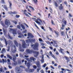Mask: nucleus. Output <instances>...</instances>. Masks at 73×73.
<instances>
[{
    "label": "nucleus",
    "mask_w": 73,
    "mask_h": 73,
    "mask_svg": "<svg viewBox=\"0 0 73 73\" xmlns=\"http://www.w3.org/2000/svg\"><path fill=\"white\" fill-rule=\"evenodd\" d=\"M29 8H31V9L32 10H35V9L33 8V7H32L31 6H29Z\"/></svg>",
    "instance_id": "obj_45"
},
{
    "label": "nucleus",
    "mask_w": 73,
    "mask_h": 73,
    "mask_svg": "<svg viewBox=\"0 0 73 73\" xmlns=\"http://www.w3.org/2000/svg\"><path fill=\"white\" fill-rule=\"evenodd\" d=\"M15 71L16 73H21L23 71V70L20 69V67H17L15 68Z\"/></svg>",
    "instance_id": "obj_4"
},
{
    "label": "nucleus",
    "mask_w": 73,
    "mask_h": 73,
    "mask_svg": "<svg viewBox=\"0 0 73 73\" xmlns=\"http://www.w3.org/2000/svg\"><path fill=\"white\" fill-rule=\"evenodd\" d=\"M49 53L51 57H52L54 58V59H56V58L55 57V56H54V55L53 54H52V52L51 51H50Z\"/></svg>",
    "instance_id": "obj_15"
},
{
    "label": "nucleus",
    "mask_w": 73,
    "mask_h": 73,
    "mask_svg": "<svg viewBox=\"0 0 73 73\" xmlns=\"http://www.w3.org/2000/svg\"><path fill=\"white\" fill-rule=\"evenodd\" d=\"M61 35L62 36H65V35H64V32L63 31H61Z\"/></svg>",
    "instance_id": "obj_30"
},
{
    "label": "nucleus",
    "mask_w": 73,
    "mask_h": 73,
    "mask_svg": "<svg viewBox=\"0 0 73 73\" xmlns=\"http://www.w3.org/2000/svg\"><path fill=\"white\" fill-rule=\"evenodd\" d=\"M19 51L20 52H24V49H21V45L20 44H19Z\"/></svg>",
    "instance_id": "obj_8"
},
{
    "label": "nucleus",
    "mask_w": 73,
    "mask_h": 73,
    "mask_svg": "<svg viewBox=\"0 0 73 73\" xmlns=\"http://www.w3.org/2000/svg\"><path fill=\"white\" fill-rule=\"evenodd\" d=\"M13 46H14V47L15 48L14 50H12V52L13 53H15V52H16V46H15V45H14Z\"/></svg>",
    "instance_id": "obj_19"
},
{
    "label": "nucleus",
    "mask_w": 73,
    "mask_h": 73,
    "mask_svg": "<svg viewBox=\"0 0 73 73\" xmlns=\"http://www.w3.org/2000/svg\"><path fill=\"white\" fill-rule=\"evenodd\" d=\"M64 8V7L63 6H59V9L60 10H62V9Z\"/></svg>",
    "instance_id": "obj_32"
},
{
    "label": "nucleus",
    "mask_w": 73,
    "mask_h": 73,
    "mask_svg": "<svg viewBox=\"0 0 73 73\" xmlns=\"http://www.w3.org/2000/svg\"><path fill=\"white\" fill-rule=\"evenodd\" d=\"M66 70L67 71H68V72H70V70H69L68 69H66Z\"/></svg>",
    "instance_id": "obj_63"
},
{
    "label": "nucleus",
    "mask_w": 73,
    "mask_h": 73,
    "mask_svg": "<svg viewBox=\"0 0 73 73\" xmlns=\"http://www.w3.org/2000/svg\"><path fill=\"white\" fill-rule=\"evenodd\" d=\"M46 43L47 44H49L51 46H52V44H51V43L49 42L48 41H47L46 42Z\"/></svg>",
    "instance_id": "obj_33"
},
{
    "label": "nucleus",
    "mask_w": 73,
    "mask_h": 73,
    "mask_svg": "<svg viewBox=\"0 0 73 73\" xmlns=\"http://www.w3.org/2000/svg\"><path fill=\"white\" fill-rule=\"evenodd\" d=\"M30 60H31V61H32V60H33V61H35V60H36V58H34V57H31L30 58Z\"/></svg>",
    "instance_id": "obj_23"
},
{
    "label": "nucleus",
    "mask_w": 73,
    "mask_h": 73,
    "mask_svg": "<svg viewBox=\"0 0 73 73\" xmlns=\"http://www.w3.org/2000/svg\"><path fill=\"white\" fill-rule=\"evenodd\" d=\"M62 22L64 23V24L66 25V21L65 20H64V19L62 20Z\"/></svg>",
    "instance_id": "obj_28"
},
{
    "label": "nucleus",
    "mask_w": 73,
    "mask_h": 73,
    "mask_svg": "<svg viewBox=\"0 0 73 73\" xmlns=\"http://www.w3.org/2000/svg\"><path fill=\"white\" fill-rule=\"evenodd\" d=\"M41 28L42 29H43L44 31H46V30L44 29V27L43 26H41Z\"/></svg>",
    "instance_id": "obj_41"
},
{
    "label": "nucleus",
    "mask_w": 73,
    "mask_h": 73,
    "mask_svg": "<svg viewBox=\"0 0 73 73\" xmlns=\"http://www.w3.org/2000/svg\"><path fill=\"white\" fill-rule=\"evenodd\" d=\"M8 3H9V8L10 9H12V3L11 2L9 1H8Z\"/></svg>",
    "instance_id": "obj_22"
},
{
    "label": "nucleus",
    "mask_w": 73,
    "mask_h": 73,
    "mask_svg": "<svg viewBox=\"0 0 73 73\" xmlns=\"http://www.w3.org/2000/svg\"><path fill=\"white\" fill-rule=\"evenodd\" d=\"M26 52L27 53L29 54H31L32 53V51L29 49L27 50Z\"/></svg>",
    "instance_id": "obj_11"
},
{
    "label": "nucleus",
    "mask_w": 73,
    "mask_h": 73,
    "mask_svg": "<svg viewBox=\"0 0 73 73\" xmlns=\"http://www.w3.org/2000/svg\"><path fill=\"white\" fill-rule=\"evenodd\" d=\"M7 49L6 50L8 52H9V51L10 50L9 46H8V47L7 48Z\"/></svg>",
    "instance_id": "obj_51"
},
{
    "label": "nucleus",
    "mask_w": 73,
    "mask_h": 73,
    "mask_svg": "<svg viewBox=\"0 0 73 73\" xmlns=\"http://www.w3.org/2000/svg\"><path fill=\"white\" fill-rule=\"evenodd\" d=\"M33 49H34L35 50H38V43H36L35 45L33 44L31 45V47H33Z\"/></svg>",
    "instance_id": "obj_3"
},
{
    "label": "nucleus",
    "mask_w": 73,
    "mask_h": 73,
    "mask_svg": "<svg viewBox=\"0 0 73 73\" xmlns=\"http://www.w3.org/2000/svg\"><path fill=\"white\" fill-rule=\"evenodd\" d=\"M7 58H9L10 60H12V57L9 55V54H7Z\"/></svg>",
    "instance_id": "obj_18"
},
{
    "label": "nucleus",
    "mask_w": 73,
    "mask_h": 73,
    "mask_svg": "<svg viewBox=\"0 0 73 73\" xmlns=\"http://www.w3.org/2000/svg\"><path fill=\"white\" fill-rule=\"evenodd\" d=\"M32 35V34L31 33H29L28 34L27 36L28 37H30V36H31Z\"/></svg>",
    "instance_id": "obj_37"
},
{
    "label": "nucleus",
    "mask_w": 73,
    "mask_h": 73,
    "mask_svg": "<svg viewBox=\"0 0 73 73\" xmlns=\"http://www.w3.org/2000/svg\"><path fill=\"white\" fill-rule=\"evenodd\" d=\"M44 55H42V60H40V61L41 63H44Z\"/></svg>",
    "instance_id": "obj_20"
},
{
    "label": "nucleus",
    "mask_w": 73,
    "mask_h": 73,
    "mask_svg": "<svg viewBox=\"0 0 73 73\" xmlns=\"http://www.w3.org/2000/svg\"><path fill=\"white\" fill-rule=\"evenodd\" d=\"M38 40H39V41H40V42H42V40L41 38H39Z\"/></svg>",
    "instance_id": "obj_60"
},
{
    "label": "nucleus",
    "mask_w": 73,
    "mask_h": 73,
    "mask_svg": "<svg viewBox=\"0 0 73 73\" xmlns=\"http://www.w3.org/2000/svg\"><path fill=\"white\" fill-rule=\"evenodd\" d=\"M21 27L22 29H23V30H24L25 29V27L24 26V25H23L21 24Z\"/></svg>",
    "instance_id": "obj_27"
},
{
    "label": "nucleus",
    "mask_w": 73,
    "mask_h": 73,
    "mask_svg": "<svg viewBox=\"0 0 73 73\" xmlns=\"http://www.w3.org/2000/svg\"><path fill=\"white\" fill-rule=\"evenodd\" d=\"M1 24L3 27H4V22L3 21H1Z\"/></svg>",
    "instance_id": "obj_31"
},
{
    "label": "nucleus",
    "mask_w": 73,
    "mask_h": 73,
    "mask_svg": "<svg viewBox=\"0 0 73 73\" xmlns=\"http://www.w3.org/2000/svg\"><path fill=\"white\" fill-rule=\"evenodd\" d=\"M36 65L38 67V68H40L41 67V64H40V62L39 61H37L36 63Z\"/></svg>",
    "instance_id": "obj_10"
},
{
    "label": "nucleus",
    "mask_w": 73,
    "mask_h": 73,
    "mask_svg": "<svg viewBox=\"0 0 73 73\" xmlns=\"http://www.w3.org/2000/svg\"><path fill=\"white\" fill-rule=\"evenodd\" d=\"M18 62L19 64H21V62L20 60H19L18 61Z\"/></svg>",
    "instance_id": "obj_64"
},
{
    "label": "nucleus",
    "mask_w": 73,
    "mask_h": 73,
    "mask_svg": "<svg viewBox=\"0 0 73 73\" xmlns=\"http://www.w3.org/2000/svg\"><path fill=\"white\" fill-rule=\"evenodd\" d=\"M64 50V49H62V48H60V50H59V52H60V53H62V54L64 55L65 54V53H64V52L63 53V52H62V51Z\"/></svg>",
    "instance_id": "obj_16"
},
{
    "label": "nucleus",
    "mask_w": 73,
    "mask_h": 73,
    "mask_svg": "<svg viewBox=\"0 0 73 73\" xmlns=\"http://www.w3.org/2000/svg\"><path fill=\"white\" fill-rule=\"evenodd\" d=\"M3 67H1V68H0V72H4V70H3Z\"/></svg>",
    "instance_id": "obj_25"
},
{
    "label": "nucleus",
    "mask_w": 73,
    "mask_h": 73,
    "mask_svg": "<svg viewBox=\"0 0 73 73\" xmlns=\"http://www.w3.org/2000/svg\"><path fill=\"white\" fill-rule=\"evenodd\" d=\"M15 17L16 18H19V17H20V15H16Z\"/></svg>",
    "instance_id": "obj_58"
},
{
    "label": "nucleus",
    "mask_w": 73,
    "mask_h": 73,
    "mask_svg": "<svg viewBox=\"0 0 73 73\" xmlns=\"http://www.w3.org/2000/svg\"><path fill=\"white\" fill-rule=\"evenodd\" d=\"M50 68H51V69H54V68L51 65L50 66Z\"/></svg>",
    "instance_id": "obj_47"
},
{
    "label": "nucleus",
    "mask_w": 73,
    "mask_h": 73,
    "mask_svg": "<svg viewBox=\"0 0 73 73\" xmlns=\"http://www.w3.org/2000/svg\"><path fill=\"white\" fill-rule=\"evenodd\" d=\"M5 24L6 25H11V23L9 20L6 19L5 21Z\"/></svg>",
    "instance_id": "obj_7"
},
{
    "label": "nucleus",
    "mask_w": 73,
    "mask_h": 73,
    "mask_svg": "<svg viewBox=\"0 0 73 73\" xmlns=\"http://www.w3.org/2000/svg\"><path fill=\"white\" fill-rule=\"evenodd\" d=\"M29 8H31V9L32 10H35V9L33 8V7H32L31 6H29Z\"/></svg>",
    "instance_id": "obj_44"
},
{
    "label": "nucleus",
    "mask_w": 73,
    "mask_h": 73,
    "mask_svg": "<svg viewBox=\"0 0 73 73\" xmlns=\"http://www.w3.org/2000/svg\"><path fill=\"white\" fill-rule=\"evenodd\" d=\"M3 33L5 36V35H6V32L5 31V30H3Z\"/></svg>",
    "instance_id": "obj_49"
},
{
    "label": "nucleus",
    "mask_w": 73,
    "mask_h": 73,
    "mask_svg": "<svg viewBox=\"0 0 73 73\" xmlns=\"http://www.w3.org/2000/svg\"><path fill=\"white\" fill-rule=\"evenodd\" d=\"M64 58H65L66 60H69V57L65 56H64Z\"/></svg>",
    "instance_id": "obj_35"
},
{
    "label": "nucleus",
    "mask_w": 73,
    "mask_h": 73,
    "mask_svg": "<svg viewBox=\"0 0 73 73\" xmlns=\"http://www.w3.org/2000/svg\"><path fill=\"white\" fill-rule=\"evenodd\" d=\"M26 43H29L32 42H35L36 40L35 39H28L25 40Z\"/></svg>",
    "instance_id": "obj_5"
},
{
    "label": "nucleus",
    "mask_w": 73,
    "mask_h": 73,
    "mask_svg": "<svg viewBox=\"0 0 73 73\" xmlns=\"http://www.w3.org/2000/svg\"><path fill=\"white\" fill-rule=\"evenodd\" d=\"M27 30H25V31H24L22 32L23 33H26L27 32Z\"/></svg>",
    "instance_id": "obj_36"
},
{
    "label": "nucleus",
    "mask_w": 73,
    "mask_h": 73,
    "mask_svg": "<svg viewBox=\"0 0 73 73\" xmlns=\"http://www.w3.org/2000/svg\"><path fill=\"white\" fill-rule=\"evenodd\" d=\"M30 37H31V38H33L34 37V36L32 34H31V36H30Z\"/></svg>",
    "instance_id": "obj_59"
},
{
    "label": "nucleus",
    "mask_w": 73,
    "mask_h": 73,
    "mask_svg": "<svg viewBox=\"0 0 73 73\" xmlns=\"http://www.w3.org/2000/svg\"><path fill=\"white\" fill-rule=\"evenodd\" d=\"M65 5H66V7H68V5L67 4V2H64Z\"/></svg>",
    "instance_id": "obj_56"
},
{
    "label": "nucleus",
    "mask_w": 73,
    "mask_h": 73,
    "mask_svg": "<svg viewBox=\"0 0 73 73\" xmlns=\"http://www.w3.org/2000/svg\"><path fill=\"white\" fill-rule=\"evenodd\" d=\"M13 22L14 23H15V24H17V22L16 21H13Z\"/></svg>",
    "instance_id": "obj_62"
},
{
    "label": "nucleus",
    "mask_w": 73,
    "mask_h": 73,
    "mask_svg": "<svg viewBox=\"0 0 73 73\" xmlns=\"http://www.w3.org/2000/svg\"><path fill=\"white\" fill-rule=\"evenodd\" d=\"M14 42L16 46H18V43H17V40H14Z\"/></svg>",
    "instance_id": "obj_21"
},
{
    "label": "nucleus",
    "mask_w": 73,
    "mask_h": 73,
    "mask_svg": "<svg viewBox=\"0 0 73 73\" xmlns=\"http://www.w3.org/2000/svg\"><path fill=\"white\" fill-rule=\"evenodd\" d=\"M56 7H58V5H57V3H56V2H55L54 3Z\"/></svg>",
    "instance_id": "obj_48"
},
{
    "label": "nucleus",
    "mask_w": 73,
    "mask_h": 73,
    "mask_svg": "<svg viewBox=\"0 0 73 73\" xmlns=\"http://www.w3.org/2000/svg\"><path fill=\"white\" fill-rule=\"evenodd\" d=\"M6 53V50H5V48H3L1 51V53L2 54H4V53Z\"/></svg>",
    "instance_id": "obj_14"
},
{
    "label": "nucleus",
    "mask_w": 73,
    "mask_h": 73,
    "mask_svg": "<svg viewBox=\"0 0 73 73\" xmlns=\"http://www.w3.org/2000/svg\"><path fill=\"white\" fill-rule=\"evenodd\" d=\"M40 69H41V68H37L36 70L38 72H39V70H40Z\"/></svg>",
    "instance_id": "obj_52"
},
{
    "label": "nucleus",
    "mask_w": 73,
    "mask_h": 73,
    "mask_svg": "<svg viewBox=\"0 0 73 73\" xmlns=\"http://www.w3.org/2000/svg\"><path fill=\"white\" fill-rule=\"evenodd\" d=\"M27 66L28 67V69H25V71L27 73H32L34 72V69H29V67H30V63L29 62L27 63Z\"/></svg>",
    "instance_id": "obj_1"
},
{
    "label": "nucleus",
    "mask_w": 73,
    "mask_h": 73,
    "mask_svg": "<svg viewBox=\"0 0 73 73\" xmlns=\"http://www.w3.org/2000/svg\"><path fill=\"white\" fill-rule=\"evenodd\" d=\"M35 54L34 55V57H37L38 56V55L39 54V52H34Z\"/></svg>",
    "instance_id": "obj_12"
},
{
    "label": "nucleus",
    "mask_w": 73,
    "mask_h": 73,
    "mask_svg": "<svg viewBox=\"0 0 73 73\" xmlns=\"http://www.w3.org/2000/svg\"><path fill=\"white\" fill-rule=\"evenodd\" d=\"M11 13L12 14H14L15 15L17 14V12H12V11H11Z\"/></svg>",
    "instance_id": "obj_38"
},
{
    "label": "nucleus",
    "mask_w": 73,
    "mask_h": 73,
    "mask_svg": "<svg viewBox=\"0 0 73 73\" xmlns=\"http://www.w3.org/2000/svg\"><path fill=\"white\" fill-rule=\"evenodd\" d=\"M4 55L3 54H1V58H3V57H4Z\"/></svg>",
    "instance_id": "obj_61"
},
{
    "label": "nucleus",
    "mask_w": 73,
    "mask_h": 73,
    "mask_svg": "<svg viewBox=\"0 0 73 73\" xmlns=\"http://www.w3.org/2000/svg\"><path fill=\"white\" fill-rule=\"evenodd\" d=\"M1 3L2 4H5L4 2V0H1Z\"/></svg>",
    "instance_id": "obj_50"
},
{
    "label": "nucleus",
    "mask_w": 73,
    "mask_h": 73,
    "mask_svg": "<svg viewBox=\"0 0 73 73\" xmlns=\"http://www.w3.org/2000/svg\"><path fill=\"white\" fill-rule=\"evenodd\" d=\"M18 35H21V36H24V35H23L21 33H18Z\"/></svg>",
    "instance_id": "obj_53"
},
{
    "label": "nucleus",
    "mask_w": 73,
    "mask_h": 73,
    "mask_svg": "<svg viewBox=\"0 0 73 73\" xmlns=\"http://www.w3.org/2000/svg\"><path fill=\"white\" fill-rule=\"evenodd\" d=\"M52 41H53V42H54V43L55 44H57V41H55L53 39L52 40Z\"/></svg>",
    "instance_id": "obj_34"
},
{
    "label": "nucleus",
    "mask_w": 73,
    "mask_h": 73,
    "mask_svg": "<svg viewBox=\"0 0 73 73\" xmlns=\"http://www.w3.org/2000/svg\"><path fill=\"white\" fill-rule=\"evenodd\" d=\"M16 60V57H14V58H13V61L14 62H15V60Z\"/></svg>",
    "instance_id": "obj_39"
},
{
    "label": "nucleus",
    "mask_w": 73,
    "mask_h": 73,
    "mask_svg": "<svg viewBox=\"0 0 73 73\" xmlns=\"http://www.w3.org/2000/svg\"><path fill=\"white\" fill-rule=\"evenodd\" d=\"M38 20L39 21H40L41 20V19L40 17L38 18L36 20V21H35L36 22V23H37V24H38L39 25H41V22L38 21Z\"/></svg>",
    "instance_id": "obj_6"
},
{
    "label": "nucleus",
    "mask_w": 73,
    "mask_h": 73,
    "mask_svg": "<svg viewBox=\"0 0 73 73\" xmlns=\"http://www.w3.org/2000/svg\"><path fill=\"white\" fill-rule=\"evenodd\" d=\"M10 31H13V35H16L17 34V33H16V30H15V29H11Z\"/></svg>",
    "instance_id": "obj_9"
},
{
    "label": "nucleus",
    "mask_w": 73,
    "mask_h": 73,
    "mask_svg": "<svg viewBox=\"0 0 73 73\" xmlns=\"http://www.w3.org/2000/svg\"><path fill=\"white\" fill-rule=\"evenodd\" d=\"M17 27L18 29H20V28H21V27L20 25H18Z\"/></svg>",
    "instance_id": "obj_55"
},
{
    "label": "nucleus",
    "mask_w": 73,
    "mask_h": 73,
    "mask_svg": "<svg viewBox=\"0 0 73 73\" xmlns=\"http://www.w3.org/2000/svg\"><path fill=\"white\" fill-rule=\"evenodd\" d=\"M33 67L34 69H36V68H37V66L35 65H34L33 66Z\"/></svg>",
    "instance_id": "obj_54"
},
{
    "label": "nucleus",
    "mask_w": 73,
    "mask_h": 73,
    "mask_svg": "<svg viewBox=\"0 0 73 73\" xmlns=\"http://www.w3.org/2000/svg\"><path fill=\"white\" fill-rule=\"evenodd\" d=\"M3 8L5 9V10H6V11H8V7H7V6L5 5H4Z\"/></svg>",
    "instance_id": "obj_24"
},
{
    "label": "nucleus",
    "mask_w": 73,
    "mask_h": 73,
    "mask_svg": "<svg viewBox=\"0 0 73 73\" xmlns=\"http://www.w3.org/2000/svg\"><path fill=\"white\" fill-rule=\"evenodd\" d=\"M8 36H9V37L10 39H11V40H12L13 38L10 35H8Z\"/></svg>",
    "instance_id": "obj_43"
},
{
    "label": "nucleus",
    "mask_w": 73,
    "mask_h": 73,
    "mask_svg": "<svg viewBox=\"0 0 73 73\" xmlns=\"http://www.w3.org/2000/svg\"><path fill=\"white\" fill-rule=\"evenodd\" d=\"M25 57L26 58V60H27V61H29V62L31 61V60H29V58H28V57H29V56L25 55Z\"/></svg>",
    "instance_id": "obj_17"
},
{
    "label": "nucleus",
    "mask_w": 73,
    "mask_h": 73,
    "mask_svg": "<svg viewBox=\"0 0 73 73\" xmlns=\"http://www.w3.org/2000/svg\"><path fill=\"white\" fill-rule=\"evenodd\" d=\"M2 38L3 40H5V44L6 46H7V45L8 44V43H7V40H6V39H5V37H4V36H2Z\"/></svg>",
    "instance_id": "obj_13"
},
{
    "label": "nucleus",
    "mask_w": 73,
    "mask_h": 73,
    "mask_svg": "<svg viewBox=\"0 0 73 73\" xmlns=\"http://www.w3.org/2000/svg\"><path fill=\"white\" fill-rule=\"evenodd\" d=\"M20 41H22V46L23 48H25L27 46H29V44H26V43H25V41L24 40H23V39H21L20 40Z\"/></svg>",
    "instance_id": "obj_2"
},
{
    "label": "nucleus",
    "mask_w": 73,
    "mask_h": 73,
    "mask_svg": "<svg viewBox=\"0 0 73 73\" xmlns=\"http://www.w3.org/2000/svg\"><path fill=\"white\" fill-rule=\"evenodd\" d=\"M54 32L56 35H57V36H58L59 33L57 32H56V31H54Z\"/></svg>",
    "instance_id": "obj_46"
},
{
    "label": "nucleus",
    "mask_w": 73,
    "mask_h": 73,
    "mask_svg": "<svg viewBox=\"0 0 73 73\" xmlns=\"http://www.w3.org/2000/svg\"><path fill=\"white\" fill-rule=\"evenodd\" d=\"M47 64H46L45 63L42 66V67H43L44 68H45V67H46V66H47Z\"/></svg>",
    "instance_id": "obj_40"
},
{
    "label": "nucleus",
    "mask_w": 73,
    "mask_h": 73,
    "mask_svg": "<svg viewBox=\"0 0 73 73\" xmlns=\"http://www.w3.org/2000/svg\"><path fill=\"white\" fill-rule=\"evenodd\" d=\"M7 61L8 62L7 63V64L9 65H11V62H11V60H10L9 59H7Z\"/></svg>",
    "instance_id": "obj_29"
},
{
    "label": "nucleus",
    "mask_w": 73,
    "mask_h": 73,
    "mask_svg": "<svg viewBox=\"0 0 73 73\" xmlns=\"http://www.w3.org/2000/svg\"><path fill=\"white\" fill-rule=\"evenodd\" d=\"M7 42L8 44H13L12 41L10 40L7 41Z\"/></svg>",
    "instance_id": "obj_26"
},
{
    "label": "nucleus",
    "mask_w": 73,
    "mask_h": 73,
    "mask_svg": "<svg viewBox=\"0 0 73 73\" xmlns=\"http://www.w3.org/2000/svg\"><path fill=\"white\" fill-rule=\"evenodd\" d=\"M40 72L41 73H44V71L43 70H40Z\"/></svg>",
    "instance_id": "obj_57"
},
{
    "label": "nucleus",
    "mask_w": 73,
    "mask_h": 73,
    "mask_svg": "<svg viewBox=\"0 0 73 73\" xmlns=\"http://www.w3.org/2000/svg\"><path fill=\"white\" fill-rule=\"evenodd\" d=\"M34 3L36 4L37 3V0H33Z\"/></svg>",
    "instance_id": "obj_42"
}]
</instances>
